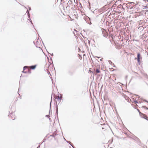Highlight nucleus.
Instances as JSON below:
<instances>
[{
	"label": "nucleus",
	"mask_w": 148,
	"mask_h": 148,
	"mask_svg": "<svg viewBox=\"0 0 148 148\" xmlns=\"http://www.w3.org/2000/svg\"><path fill=\"white\" fill-rule=\"evenodd\" d=\"M142 59V58L140 54V53H138L137 54V58L135 59L137 60L138 64L139 65H140L141 64L142 62V61L141 60Z\"/></svg>",
	"instance_id": "obj_1"
},
{
	"label": "nucleus",
	"mask_w": 148,
	"mask_h": 148,
	"mask_svg": "<svg viewBox=\"0 0 148 148\" xmlns=\"http://www.w3.org/2000/svg\"><path fill=\"white\" fill-rule=\"evenodd\" d=\"M57 98H55V99H57V101L56 102V103H57L59 104L61 102L62 97H59V96L56 97Z\"/></svg>",
	"instance_id": "obj_2"
},
{
	"label": "nucleus",
	"mask_w": 148,
	"mask_h": 148,
	"mask_svg": "<svg viewBox=\"0 0 148 148\" xmlns=\"http://www.w3.org/2000/svg\"><path fill=\"white\" fill-rule=\"evenodd\" d=\"M102 34L103 36L105 37H107L108 36V33L106 32H104Z\"/></svg>",
	"instance_id": "obj_3"
},
{
	"label": "nucleus",
	"mask_w": 148,
	"mask_h": 148,
	"mask_svg": "<svg viewBox=\"0 0 148 148\" xmlns=\"http://www.w3.org/2000/svg\"><path fill=\"white\" fill-rule=\"evenodd\" d=\"M36 66V65H32L30 66V68L33 70L34 69Z\"/></svg>",
	"instance_id": "obj_4"
},
{
	"label": "nucleus",
	"mask_w": 148,
	"mask_h": 148,
	"mask_svg": "<svg viewBox=\"0 0 148 148\" xmlns=\"http://www.w3.org/2000/svg\"><path fill=\"white\" fill-rule=\"evenodd\" d=\"M56 114L57 115L58 114V106L57 105L56 108Z\"/></svg>",
	"instance_id": "obj_5"
},
{
	"label": "nucleus",
	"mask_w": 148,
	"mask_h": 148,
	"mask_svg": "<svg viewBox=\"0 0 148 148\" xmlns=\"http://www.w3.org/2000/svg\"><path fill=\"white\" fill-rule=\"evenodd\" d=\"M26 12L27 13L28 18H30V14H29V12L28 11L27 9V10Z\"/></svg>",
	"instance_id": "obj_6"
},
{
	"label": "nucleus",
	"mask_w": 148,
	"mask_h": 148,
	"mask_svg": "<svg viewBox=\"0 0 148 148\" xmlns=\"http://www.w3.org/2000/svg\"><path fill=\"white\" fill-rule=\"evenodd\" d=\"M66 141L68 143H69L70 145H71L74 148L73 146L72 145V143H71L70 141H68L66 140Z\"/></svg>",
	"instance_id": "obj_7"
},
{
	"label": "nucleus",
	"mask_w": 148,
	"mask_h": 148,
	"mask_svg": "<svg viewBox=\"0 0 148 148\" xmlns=\"http://www.w3.org/2000/svg\"><path fill=\"white\" fill-rule=\"evenodd\" d=\"M96 72L97 73H99L100 72V71L99 69H97L96 70Z\"/></svg>",
	"instance_id": "obj_8"
},
{
	"label": "nucleus",
	"mask_w": 148,
	"mask_h": 148,
	"mask_svg": "<svg viewBox=\"0 0 148 148\" xmlns=\"http://www.w3.org/2000/svg\"><path fill=\"white\" fill-rule=\"evenodd\" d=\"M66 5H67L66 8H67L68 7H69H69L70 4H69V1L67 3Z\"/></svg>",
	"instance_id": "obj_9"
},
{
	"label": "nucleus",
	"mask_w": 148,
	"mask_h": 148,
	"mask_svg": "<svg viewBox=\"0 0 148 148\" xmlns=\"http://www.w3.org/2000/svg\"><path fill=\"white\" fill-rule=\"evenodd\" d=\"M142 108L146 109L147 110H148V108L145 106H143L142 107Z\"/></svg>",
	"instance_id": "obj_10"
},
{
	"label": "nucleus",
	"mask_w": 148,
	"mask_h": 148,
	"mask_svg": "<svg viewBox=\"0 0 148 148\" xmlns=\"http://www.w3.org/2000/svg\"><path fill=\"white\" fill-rule=\"evenodd\" d=\"M51 102H50V110H49V114H50V109H51Z\"/></svg>",
	"instance_id": "obj_11"
},
{
	"label": "nucleus",
	"mask_w": 148,
	"mask_h": 148,
	"mask_svg": "<svg viewBox=\"0 0 148 148\" xmlns=\"http://www.w3.org/2000/svg\"><path fill=\"white\" fill-rule=\"evenodd\" d=\"M128 3L130 4H134V3L132 2H129Z\"/></svg>",
	"instance_id": "obj_12"
},
{
	"label": "nucleus",
	"mask_w": 148,
	"mask_h": 148,
	"mask_svg": "<svg viewBox=\"0 0 148 148\" xmlns=\"http://www.w3.org/2000/svg\"><path fill=\"white\" fill-rule=\"evenodd\" d=\"M27 66H24L23 67V70H25V69L27 68Z\"/></svg>",
	"instance_id": "obj_13"
},
{
	"label": "nucleus",
	"mask_w": 148,
	"mask_h": 148,
	"mask_svg": "<svg viewBox=\"0 0 148 148\" xmlns=\"http://www.w3.org/2000/svg\"><path fill=\"white\" fill-rule=\"evenodd\" d=\"M145 78L148 79V75L147 74H146L145 75Z\"/></svg>",
	"instance_id": "obj_14"
},
{
	"label": "nucleus",
	"mask_w": 148,
	"mask_h": 148,
	"mask_svg": "<svg viewBox=\"0 0 148 148\" xmlns=\"http://www.w3.org/2000/svg\"><path fill=\"white\" fill-rule=\"evenodd\" d=\"M29 21L32 24H33L32 21L30 18L29 19Z\"/></svg>",
	"instance_id": "obj_15"
},
{
	"label": "nucleus",
	"mask_w": 148,
	"mask_h": 148,
	"mask_svg": "<svg viewBox=\"0 0 148 148\" xmlns=\"http://www.w3.org/2000/svg\"><path fill=\"white\" fill-rule=\"evenodd\" d=\"M144 119L147 120V119H146V118H147V116L146 115H145V117H143Z\"/></svg>",
	"instance_id": "obj_16"
},
{
	"label": "nucleus",
	"mask_w": 148,
	"mask_h": 148,
	"mask_svg": "<svg viewBox=\"0 0 148 148\" xmlns=\"http://www.w3.org/2000/svg\"><path fill=\"white\" fill-rule=\"evenodd\" d=\"M22 73H27V72H26V71H25L24 70L22 71Z\"/></svg>",
	"instance_id": "obj_17"
},
{
	"label": "nucleus",
	"mask_w": 148,
	"mask_h": 148,
	"mask_svg": "<svg viewBox=\"0 0 148 148\" xmlns=\"http://www.w3.org/2000/svg\"><path fill=\"white\" fill-rule=\"evenodd\" d=\"M134 102L136 103H138V102L136 101H134Z\"/></svg>",
	"instance_id": "obj_18"
},
{
	"label": "nucleus",
	"mask_w": 148,
	"mask_h": 148,
	"mask_svg": "<svg viewBox=\"0 0 148 148\" xmlns=\"http://www.w3.org/2000/svg\"><path fill=\"white\" fill-rule=\"evenodd\" d=\"M45 116H46V117H49V115H46Z\"/></svg>",
	"instance_id": "obj_19"
},
{
	"label": "nucleus",
	"mask_w": 148,
	"mask_h": 148,
	"mask_svg": "<svg viewBox=\"0 0 148 148\" xmlns=\"http://www.w3.org/2000/svg\"><path fill=\"white\" fill-rule=\"evenodd\" d=\"M144 101L145 102H147V103H148V101H147V100H144Z\"/></svg>",
	"instance_id": "obj_20"
},
{
	"label": "nucleus",
	"mask_w": 148,
	"mask_h": 148,
	"mask_svg": "<svg viewBox=\"0 0 148 148\" xmlns=\"http://www.w3.org/2000/svg\"><path fill=\"white\" fill-rule=\"evenodd\" d=\"M108 61L110 63H112V62L110 60H109Z\"/></svg>",
	"instance_id": "obj_21"
},
{
	"label": "nucleus",
	"mask_w": 148,
	"mask_h": 148,
	"mask_svg": "<svg viewBox=\"0 0 148 148\" xmlns=\"http://www.w3.org/2000/svg\"><path fill=\"white\" fill-rule=\"evenodd\" d=\"M29 7V10H31V8L29 7Z\"/></svg>",
	"instance_id": "obj_22"
},
{
	"label": "nucleus",
	"mask_w": 148,
	"mask_h": 148,
	"mask_svg": "<svg viewBox=\"0 0 148 148\" xmlns=\"http://www.w3.org/2000/svg\"><path fill=\"white\" fill-rule=\"evenodd\" d=\"M50 55L52 56H53V53H52V54H50Z\"/></svg>",
	"instance_id": "obj_23"
},
{
	"label": "nucleus",
	"mask_w": 148,
	"mask_h": 148,
	"mask_svg": "<svg viewBox=\"0 0 148 148\" xmlns=\"http://www.w3.org/2000/svg\"><path fill=\"white\" fill-rule=\"evenodd\" d=\"M40 147V145H39L37 147V148H39Z\"/></svg>",
	"instance_id": "obj_24"
},
{
	"label": "nucleus",
	"mask_w": 148,
	"mask_h": 148,
	"mask_svg": "<svg viewBox=\"0 0 148 148\" xmlns=\"http://www.w3.org/2000/svg\"><path fill=\"white\" fill-rule=\"evenodd\" d=\"M88 18H89V20H90V21H91V18H89V17H88Z\"/></svg>",
	"instance_id": "obj_25"
},
{
	"label": "nucleus",
	"mask_w": 148,
	"mask_h": 148,
	"mask_svg": "<svg viewBox=\"0 0 148 148\" xmlns=\"http://www.w3.org/2000/svg\"><path fill=\"white\" fill-rule=\"evenodd\" d=\"M15 119V117H14V118H12V120H14Z\"/></svg>",
	"instance_id": "obj_26"
},
{
	"label": "nucleus",
	"mask_w": 148,
	"mask_h": 148,
	"mask_svg": "<svg viewBox=\"0 0 148 148\" xmlns=\"http://www.w3.org/2000/svg\"><path fill=\"white\" fill-rule=\"evenodd\" d=\"M138 112H139V113L140 114H141V112L139 110H138Z\"/></svg>",
	"instance_id": "obj_27"
},
{
	"label": "nucleus",
	"mask_w": 148,
	"mask_h": 148,
	"mask_svg": "<svg viewBox=\"0 0 148 148\" xmlns=\"http://www.w3.org/2000/svg\"><path fill=\"white\" fill-rule=\"evenodd\" d=\"M89 24L90 25H91V24H92V23H91L90 22V23H89Z\"/></svg>",
	"instance_id": "obj_28"
},
{
	"label": "nucleus",
	"mask_w": 148,
	"mask_h": 148,
	"mask_svg": "<svg viewBox=\"0 0 148 148\" xmlns=\"http://www.w3.org/2000/svg\"><path fill=\"white\" fill-rule=\"evenodd\" d=\"M35 42H34V44L35 45Z\"/></svg>",
	"instance_id": "obj_29"
},
{
	"label": "nucleus",
	"mask_w": 148,
	"mask_h": 148,
	"mask_svg": "<svg viewBox=\"0 0 148 148\" xmlns=\"http://www.w3.org/2000/svg\"><path fill=\"white\" fill-rule=\"evenodd\" d=\"M102 59H100V61H102Z\"/></svg>",
	"instance_id": "obj_30"
},
{
	"label": "nucleus",
	"mask_w": 148,
	"mask_h": 148,
	"mask_svg": "<svg viewBox=\"0 0 148 148\" xmlns=\"http://www.w3.org/2000/svg\"><path fill=\"white\" fill-rule=\"evenodd\" d=\"M88 43H89L90 42V41L88 40Z\"/></svg>",
	"instance_id": "obj_31"
},
{
	"label": "nucleus",
	"mask_w": 148,
	"mask_h": 148,
	"mask_svg": "<svg viewBox=\"0 0 148 148\" xmlns=\"http://www.w3.org/2000/svg\"><path fill=\"white\" fill-rule=\"evenodd\" d=\"M120 6H122V8H123V6L121 5H120Z\"/></svg>",
	"instance_id": "obj_32"
},
{
	"label": "nucleus",
	"mask_w": 148,
	"mask_h": 148,
	"mask_svg": "<svg viewBox=\"0 0 148 148\" xmlns=\"http://www.w3.org/2000/svg\"><path fill=\"white\" fill-rule=\"evenodd\" d=\"M13 114V113H12V115Z\"/></svg>",
	"instance_id": "obj_33"
},
{
	"label": "nucleus",
	"mask_w": 148,
	"mask_h": 148,
	"mask_svg": "<svg viewBox=\"0 0 148 148\" xmlns=\"http://www.w3.org/2000/svg\"><path fill=\"white\" fill-rule=\"evenodd\" d=\"M24 7L26 8H27L26 7H25V6H24Z\"/></svg>",
	"instance_id": "obj_34"
},
{
	"label": "nucleus",
	"mask_w": 148,
	"mask_h": 148,
	"mask_svg": "<svg viewBox=\"0 0 148 148\" xmlns=\"http://www.w3.org/2000/svg\"><path fill=\"white\" fill-rule=\"evenodd\" d=\"M143 1H145V0H143Z\"/></svg>",
	"instance_id": "obj_35"
},
{
	"label": "nucleus",
	"mask_w": 148,
	"mask_h": 148,
	"mask_svg": "<svg viewBox=\"0 0 148 148\" xmlns=\"http://www.w3.org/2000/svg\"><path fill=\"white\" fill-rule=\"evenodd\" d=\"M51 119L50 118H49V119L50 120Z\"/></svg>",
	"instance_id": "obj_36"
},
{
	"label": "nucleus",
	"mask_w": 148,
	"mask_h": 148,
	"mask_svg": "<svg viewBox=\"0 0 148 148\" xmlns=\"http://www.w3.org/2000/svg\"><path fill=\"white\" fill-rule=\"evenodd\" d=\"M125 5V4H123V5Z\"/></svg>",
	"instance_id": "obj_37"
},
{
	"label": "nucleus",
	"mask_w": 148,
	"mask_h": 148,
	"mask_svg": "<svg viewBox=\"0 0 148 148\" xmlns=\"http://www.w3.org/2000/svg\"><path fill=\"white\" fill-rule=\"evenodd\" d=\"M64 138V140H65V138Z\"/></svg>",
	"instance_id": "obj_38"
}]
</instances>
